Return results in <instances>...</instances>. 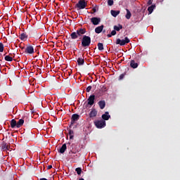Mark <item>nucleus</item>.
Wrapping results in <instances>:
<instances>
[{"instance_id": "nucleus-31", "label": "nucleus", "mask_w": 180, "mask_h": 180, "mask_svg": "<svg viewBox=\"0 0 180 180\" xmlns=\"http://www.w3.org/2000/svg\"><path fill=\"white\" fill-rule=\"evenodd\" d=\"M4 45L3 42H0V52H4Z\"/></svg>"}, {"instance_id": "nucleus-11", "label": "nucleus", "mask_w": 180, "mask_h": 180, "mask_svg": "<svg viewBox=\"0 0 180 180\" xmlns=\"http://www.w3.org/2000/svg\"><path fill=\"white\" fill-rule=\"evenodd\" d=\"M68 143H63L61 148H60L59 149V153H60V154H64V153H65L67 148H68Z\"/></svg>"}, {"instance_id": "nucleus-2", "label": "nucleus", "mask_w": 180, "mask_h": 180, "mask_svg": "<svg viewBox=\"0 0 180 180\" xmlns=\"http://www.w3.org/2000/svg\"><path fill=\"white\" fill-rule=\"evenodd\" d=\"M86 6L87 3L86 0H79L78 3L75 5V8L83 10L84 8H86Z\"/></svg>"}, {"instance_id": "nucleus-17", "label": "nucleus", "mask_w": 180, "mask_h": 180, "mask_svg": "<svg viewBox=\"0 0 180 180\" xmlns=\"http://www.w3.org/2000/svg\"><path fill=\"white\" fill-rule=\"evenodd\" d=\"M4 59L5 60H7L8 62H12V60H13V53H10L9 55H6Z\"/></svg>"}, {"instance_id": "nucleus-6", "label": "nucleus", "mask_w": 180, "mask_h": 180, "mask_svg": "<svg viewBox=\"0 0 180 180\" xmlns=\"http://www.w3.org/2000/svg\"><path fill=\"white\" fill-rule=\"evenodd\" d=\"M25 53H29L30 55L34 53V46H32V45H28V46L25 48Z\"/></svg>"}, {"instance_id": "nucleus-12", "label": "nucleus", "mask_w": 180, "mask_h": 180, "mask_svg": "<svg viewBox=\"0 0 180 180\" xmlns=\"http://www.w3.org/2000/svg\"><path fill=\"white\" fill-rule=\"evenodd\" d=\"M130 66H131V68H133V69H136V68H138L139 63H138V62H136V60L132 59L130 61Z\"/></svg>"}, {"instance_id": "nucleus-22", "label": "nucleus", "mask_w": 180, "mask_h": 180, "mask_svg": "<svg viewBox=\"0 0 180 180\" xmlns=\"http://www.w3.org/2000/svg\"><path fill=\"white\" fill-rule=\"evenodd\" d=\"M123 25L122 24H118V25H114V29L115 30V32L117 31H120V30H122Z\"/></svg>"}, {"instance_id": "nucleus-3", "label": "nucleus", "mask_w": 180, "mask_h": 180, "mask_svg": "<svg viewBox=\"0 0 180 180\" xmlns=\"http://www.w3.org/2000/svg\"><path fill=\"white\" fill-rule=\"evenodd\" d=\"M130 42V39L128 37H125L124 39H120V38H117L116 41L117 45L120 44L121 46L126 45V44H129Z\"/></svg>"}, {"instance_id": "nucleus-36", "label": "nucleus", "mask_w": 180, "mask_h": 180, "mask_svg": "<svg viewBox=\"0 0 180 180\" xmlns=\"http://www.w3.org/2000/svg\"><path fill=\"white\" fill-rule=\"evenodd\" d=\"M91 89H92V86H88V87L86 88V91L88 92L91 91Z\"/></svg>"}, {"instance_id": "nucleus-13", "label": "nucleus", "mask_w": 180, "mask_h": 180, "mask_svg": "<svg viewBox=\"0 0 180 180\" xmlns=\"http://www.w3.org/2000/svg\"><path fill=\"white\" fill-rule=\"evenodd\" d=\"M98 105L101 110H103L106 105V101L105 100H100V101L98 102Z\"/></svg>"}, {"instance_id": "nucleus-4", "label": "nucleus", "mask_w": 180, "mask_h": 180, "mask_svg": "<svg viewBox=\"0 0 180 180\" xmlns=\"http://www.w3.org/2000/svg\"><path fill=\"white\" fill-rule=\"evenodd\" d=\"M94 125H96L97 128H104L106 125V122L103 121V120H96L94 121Z\"/></svg>"}, {"instance_id": "nucleus-33", "label": "nucleus", "mask_w": 180, "mask_h": 180, "mask_svg": "<svg viewBox=\"0 0 180 180\" xmlns=\"http://www.w3.org/2000/svg\"><path fill=\"white\" fill-rule=\"evenodd\" d=\"M108 6H113L114 4V0H108Z\"/></svg>"}, {"instance_id": "nucleus-26", "label": "nucleus", "mask_w": 180, "mask_h": 180, "mask_svg": "<svg viewBox=\"0 0 180 180\" xmlns=\"http://www.w3.org/2000/svg\"><path fill=\"white\" fill-rule=\"evenodd\" d=\"M126 11H127V14L125 17L127 20H129V18H131V13L129 10H128V8H126Z\"/></svg>"}, {"instance_id": "nucleus-32", "label": "nucleus", "mask_w": 180, "mask_h": 180, "mask_svg": "<svg viewBox=\"0 0 180 180\" xmlns=\"http://www.w3.org/2000/svg\"><path fill=\"white\" fill-rule=\"evenodd\" d=\"M93 13H96L98 10H99V7L98 6H96L95 7H93Z\"/></svg>"}, {"instance_id": "nucleus-30", "label": "nucleus", "mask_w": 180, "mask_h": 180, "mask_svg": "<svg viewBox=\"0 0 180 180\" xmlns=\"http://www.w3.org/2000/svg\"><path fill=\"white\" fill-rule=\"evenodd\" d=\"M75 171H76L77 175H81V174L82 172V168H76Z\"/></svg>"}, {"instance_id": "nucleus-15", "label": "nucleus", "mask_w": 180, "mask_h": 180, "mask_svg": "<svg viewBox=\"0 0 180 180\" xmlns=\"http://www.w3.org/2000/svg\"><path fill=\"white\" fill-rule=\"evenodd\" d=\"M103 28H104V25H99L98 27H96L95 28V32L96 34H100L101 32H102Z\"/></svg>"}, {"instance_id": "nucleus-9", "label": "nucleus", "mask_w": 180, "mask_h": 180, "mask_svg": "<svg viewBox=\"0 0 180 180\" xmlns=\"http://www.w3.org/2000/svg\"><path fill=\"white\" fill-rule=\"evenodd\" d=\"M95 98H96L95 94H91V96H89L88 98V104L90 105H93V104H94L95 103Z\"/></svg>"}, {"instance_id": "nucleus-19", "label": "nucleus", "mask_w": 180, "mask_h": 180, "mask_svg": "<svg viewBox=\"0 0 180 180\" xmlns=\"http://www.w3.org/2000/svg\"><path fill=\"white\" fill-rule=\"evenodd\" d=\"M24 122L25 120H23V118H20V120H18V121L17 122V128H20V127L23 125Z\"/></svg>"}, {"instance_id": "nucleus-37", "label": "nucleus", "mask_w": 180, "mask_h": 180, "mask_svg": "<svg viewBox=\"0 0 180 180\" xmlns=\"http://www.w3.org/2000/svg\"><path fill=\"white\" fill-rule=\"evenodd\" d=\"M148 4L149 6H150L151 4H153V0H148Z\"/></svg>"}, {"instance_id": "nucleus-42", "label": "nucleus", "mask_w": 180, "mask_h": 180, "mask_svg": "<svg viewBox=\"0 0 180 180\" xmlns=\"http://www.w3.org/2000/svg\"><path fill=\"white\" fill-rule=\"evenodd\" d=\"M75 157H77V155H76Z\"/></svg>"}, {"instance_id": "nucleus-16", "label": "nucleus", "mask_w": 180, "mask_h": 180, "mask_svg": "<svg viewBox=\"0 0 180 180\" xmlns=\"http://www.w3.org/2000/svg\"><path fill=\"white\" fill-rule=\"evenodd\" d=\"M98 114L97 110L96 108H91V111H90L89 113V117H96Z\"/></svg>"}, {"instance_id": "nucleus-14", "label": "nucleus", "mask_w": 180, "mask_h": 180, "mask_svg": "<svg viewBox=\"0 0 180 180\" xmlns=\"http://www.w3.org/2000/svg\"><path fill=\"white\" fill-rule=\"evenodd\" d=\"M86 32V31L85 28H79V30H77L78 37H82Z\"/></svg>"}, {"instance_id": "nucleus-7", "label": "nucleus", "mask_w": 180, "mask_h": 180, "mask_svg": "<svg viewBox=\"0 0 180 180\" xmlns=\"http://www.w3.org/2000/svg\"><path fill=\"white\" fill-rule=\"evenodd\" d=\"M67 147L69 150V154H75V152H74L75 143H71V142H67Z\"/></svg>"}, {"instance_id": "nucleus-29", "label": "nucleus", "mask_w": 180, "mask_h": 180, "mask_svg": "<svg viewBox=\"0 0 180 180\" xmlns=\"http://www.w3.org/2000/svg\"><path fill=\"white\" fill-rule=\"evenodd\" d=\"M97 46H98L99 51H103L104 46H103V44L102 42H98Z\"/></svg>"}, {"instance_id": "nucleus-28", "label": "nucleus", "mask_w": 180, "mask_h": 180, "mask_svg": "<svg viewBox=\"0 0 180 180\" xmlns=\"http://www.w3.org/2000/svg\"><path fill=\"white\" fill-rule=\"evenodd\" d=\"M71 38H72V39H77V38H78L77 30V32H72Z\"/></svg>"}, {"instance_id": "nucleus-20", "label": "nucleus", "mask_w": 180, "mask_h": 180, "mask_svg": "<svg viewBox=\"0 0 180 180\" xmlns=\"http://www.w3.org/2000/svg\"><path fill=\"white\" fill-rule=\"evenodd\" d=\"M156 6L155 4H151L149 7H148V11L149 14H152L153 10L155 8Z\"/></svg>"}, {"instance_id": "nucleus-21", "label": "nucleus", "mask_w": 180, "mask_h": 180, "mask_svg": "<svg viewBox=\"0 0 180 180\" xmlns=\"http://www.w3.org/2000/svg\"><path fill=\"white\" fill-rule=\"evenodd\" d=\"M2 150L5 151V150H9V146L7 145L6 142H2L1 143Z\"/></svg>"}, {"instance_id": "nucleus-23", "label": "nucleus", "mask_w": 180, "mask_h": 180, "mask_svg": "<svg viewBox=\"0 0 180 180\" xmlns=\"http://www.w3.org/2000/svg\"><path fill=\"white\" fill-rule=\"evenodd\" d=\"M11 128H15L17 127V121L14 118L11 120Z\"/></svg>"}, {"instance_id": "nucleus-18", "label": "nucleus", "mask_w": 180, "mask_h": 180, "mask_svg": "<svg viewBox=\"0 0 180 180\" xmlns=\"http://www.w3.org/2000/svg\"><path fill=\"white\" fill-rule=\"evenodd\" d=\"M27 38H28V35L27 34H26V32H22L20 35V39L22 41H25V39H27Z\"/></svg>"}, {"instance_id": "nucleus-39", "label": "nucleus", "mask_w": 180, "mask_h": 180, "mask_svg": "<svg viewBox=\"0 0 180 180\" xmlns=\"http://www.w3.org/2000/svg\"><path fill=\"white\" fill-rule=\"evenodd\" d=\"M107 37H108V38H110L112 37V32L110 34H108Z\"/></svg>"}, {"instance_id": "nucleus-24", "label": "nucleus", "mask_w": 180, "mask_h": 180, "mask_svg": "<svg viewBox=\"0 0 180 180\" xmlns=\"http://www.w3.org/2000/svg\"><path fill=\"white\" fill-rule=\"evenodd\" d=\"M120 13V11L111 10V15L113 17H117V15H118Z\"/></svg>"}, {"instance_id": "nucleus-40", "label": "nucleus", "mask_w": 180, "mask_h": 180, "mask_svg": "<svg viewBox=\"0 0 180 180\" xmlns=\"http://www.w3.org/2000/svg\"><path fill=\"white\" fill-rule=\"evenodd\" d=\"M39 180H49L46 178H41Z\"/></svg>"}, {"instance_id": "nucleus-8", "label": "nucleus", "mask_w": 180, "mask_h": 180, "mask_svg": "<svg viewBox=\"0 0 180 180\" xmlns=\"http://www.w3.org/2000/svg\"><path fill=\"white\" fill-rule=\"evenodd\" d=\"M91 21L94 25H98L101 21V18L99 17H92Z\"/></svg>"}, {"instance_id": "nucleus-41", "label": "nucleus", "mask_w": 180, "mask_h": 180, "mask_svg": "<svg viewBox=\"0 0 180 180\" xmlns=\"http://www.w3.org/2000/svg\"><path fill=\"white\" fill-rule=\"evenodd\" d=\"M79 180H84L83 178H80Z\"/></svg>"}, {"instance_id": "nucleus-1", "label": "nucleus", "mask_w": 180, "mask_h": 180, "mask_svg": "<svg viewBox=\"0 0 180 180\" xmlns=\"http://www.w3.org/2000/svg\"><path fill=\"white\" fill-rule=\"evenodd\" d=\"M91 37H89L88 35H83L82 39V45L84 47L89 46L91 45Z\"/></svg>"}, {"instance_id": "nucleus-34", "label": "nucleus", "mask_w": 180, "mask_h": 180, "mask_svg": "<svg viewBox=\"0 0 180 180\" xmlns=\"http://www.w3.org/2000/svg\"><path fill=\"white\" fill-rule=\"evenodd\" d=\"M126 73H122L121 75H120V80H122V79H124V76H125Z\"/></svg>"}, {"instance_id": "nucleus-25", "label": "nucleus", "mask_w": 180, "mask_h": 180, "mask_svg": "<svg viewBox=\"0 0 180 180\" xmlns=\"http://www.w3.org/2000/svg\"><path fill=\"white\" fill-rule=\"evenodd\" d=\"M75 132L73 129H69L70 140H73Z\"/></svg>"}, {"instance_id": "nucleus-38", "label": "nucleus", "mask_w": 180, "mask_h": 180, "mask_svg": "<svg viewBox=\"0 0 180 180\" xmlns=\"http://www.w3.org/2000/svg\"><path fill=\"white\" fill-rule=\"evenodd\" d=\"M52 167H53L52 165H49L48 169H51Z\"/></svg>"}, {"instance_id": "nucleus-5", "label": "nucleus", "mask_w": 180, "mask_h": 180, "mask_svg": "<svg viewBox=\"0 0 180 180\" xmlns=\"http://www.w3.org/2000/svg\"><path fill=\"white\" fill-rule=\"evenodd\" d=\"M79 118H80L79 114H77V113L72 114L71 120H70V128H72V126L73 125V124H75L76 121H78Z\"/></svg>"}, {"instance_id": "nucleus-35", "label": "nucleus", "mask_w": 180, "mask_h": 180, "mask_svg": "<svg viewBox=\"0 0 180 180\" xmlns=\"http://www.w3.org/2000/svg\"><path fill=\"white\" fill-rule=\"evenodd\" d=\"M117 32H116V30H112V31H111V37H112V35H116Z\"/></svg>"}, {"instance_id": "nucleus-10", "label": "nucleus", "mask_w": 180, "mask_h": 180, "mask_svg": "<svg viewBox=\"0 0 180 180\" xmlns=\"http://www.w3.org/2000/svg\"><path fill=\"white\" fill-rule=\"evenodd\" d=\"M101 117L103 118V120L105 121V122H106V120H109V118H110L111 115L109 114V111H105V112L104 114H103L101 115Z\"/></svg>"}, {"instance_id": "nucleus-27", "label": "nucleus", "mask_w": 180, "mask_h": 180, "mask_svg": "<svg viewBox=\"0 0 180 180\" xmlns=\"http://www.w3.org/2000/svg\"><path fill=\"white\" fill-rule=\"evenodd\" d=\"M84 62H85V60H84V58H78L77 63H78L79 65H84Z\"/></svg>"}]
</instances>
